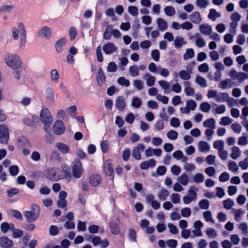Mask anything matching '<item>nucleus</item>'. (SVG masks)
I'll return each mask as SVG.
<instances>
[{
    "mask_svg": "<svg viewBox=\"0 0 248 248\" xmlns=\"http://www.w3.org/2000/svg\"><path fill=\"white\" fill-rule=\"evenodd\" d=\"M232 122V120L229 117H223L221 118L219 123L221 125H226L230 124Z\"/></svg>",
    "mask_w": 248,
    "mask_h": 248,
    "instance_id": "nucleus-57",
    "label": "nucleus"
},
{
    "mask_svg": "<svg viewBox=\"0 0 248 248\" xmlns=\"http://www.w3.org/2000/svg\"><path fill=\"white\" fill-rule=\"evenodd\" d=\"M65 43V39L64 38H61L57 41L55 45L56 51L59 53L61 52L62 51V47L64 45Z\"/></svg>",
    "mask_w": 248,
    "mask_h": 248,
    "instance_id": "nucleus-37",
    "label": "nucleus"
},
{
    "mask_svg": "<svg viewBox=\"0 0 248 248\" xmlns=\"http://www.w3.org/2000/svg\"><path fill=\"white\" fill-rule=\"evenodd\" d=\"M241 152L237 146H234L232 148V153L230 155L231 157L233 159H236L240 156Z\"/></svg>",
    "mask_w": 248,
    "mask_h": 248,
    "instance_id": "nucleus-22",
    "label": "nucleus"
},
{
    "mask_svg": "<svg viewBox=\"0 0 248 248\" xmlns=\"http://www.w3.org/2000/svg\"><path fill=\"white\" fill-rule=\"evenodd\" d=\"M20 33L21 38L20 42L21 45H24L26 42V32L25 28L23 23H19L16 27L12 29V36L14 40H17Z\"/></svg>",
    "mask_w": 248,
    "mask_h": 248,
    "instance_id": "nucleus-1",
    "label": "nucleus"
},
{
    "mask_svg": "<svg viewBox=\"0 0 248 248\" xmlns=\"http://www.w3.org/2000/svg\"><path fill=\"white\" fill-rule=\"evenodd\" d=\"M196 4L200 8H204L209 4V1L208 0H197Z\"/></svg>",
    "mask_w": 248,
    "mask_h": 248,
    "instance_id": "nucleus-48",
    "label": "nucleus"
},
{
    "mask_svg": "<svg viewBox=\"0 0 248 248\" xmlns=\"http://www.w3.org/2000/svg\"><path fill=\"white\" fill-rule=\"evenodd\" d=\"M203 216L207 221H210L212 223L214 222V220L212 217L211 212L210 211L204 212L203 213Z\"/></svg>",
    "mask_w": 248,
    "mask_h": 248,
    "instance_id": "nucleus-55",
    "label": "nucleus"
},
{
    "mask_svg": "<svg viewBox=\"0 0 248 248\" xmlns=\"http://www.w3.org/2000/svg\"><path fill=\"white\" fill-rule=\"evenodd\" d=\"M198 149L201 152H206L209 151L210 146L206 142L201 141L198 143Z\"/></svg>",
    "mask_w": 248,
    "mask_h": 248,
    "instance_id": "nucleus-21",
    "label": "nucleus"
},
{
    "mask_svg": "<svg viewBox=\"0 0 248 248\" xmlns=\"http://www.w3.org/2000/svg\"><path fill=\"white\" fill-rule=\"evenodd\" d=\"M128 13L133 16H137L138 15V9L135 6H130L128 7Z\"/></svg>",
    "mask_w": 248,
    "mask_h": 248,
    "instance_id": "nucleus-58",
    "label": "nucleus"
},
{
    "mask_svg": "<svg viewBox=\"0 0 248 248\" xmlns=\"http://www.w3.org/2000/svg\"><path fill=\"white\" fill-rule=\"evenodd\" d=\"M9 139L8 128L3 125H0V141L1 143H6Z\"/></svg>",
    "mask_w": 248,
    "mask_h": 248,
    "instance_id": "nucleus-5",
    "label": "nucleus"
},
{
    "mask_svg": "<svg viewBox=\"0 0 248 248\" xmlns=\"http://www.w3.org/2000/svg\"><path fill=\"white\" fill-rule=\"evenodd\" d=\"M162 154V150L160 149H153L148 148L145 151V155L146 157H150L153 155L156 156H160Z\"/></svg>",
    "mask_w": 248,
    "mask_h": 248,
    "instance_id": "nucleus-14",
    "label": "nucleus"
},
{
    "mask_svg": "<svg viewBox=\"0 0 248 248\" xmlns=\"http://www.w3.org/2000/svg\"><path fill=\"white\" fill-rule=\"evenodd\" d=\"M40 119L43 124H52V117L47 108H43L40 112Z\"/></svg>",
    "mask_w": 248,
    "mask_h": 248,
    "instance_id": "nucleus-4",
    "label": "nucleus"
},
{
    "mask_svg": "<svg viewBox=\"0 0 248 248\" xmlns=\"http://www.w3.org/2000/svg\"><path fill=\"white\" fill-rule=\"evenodd\" d=\"M118 82L122 86L128 87L130 85L129 80L125 79L124 77H120L118 79Z\"/></svg>",
    "mask_w": 248,
    "mask_h": 248,
    "instance_id": "nucleus-61",
    "label": "nucleus"
},
{
    "mask_svg": "<svg viewBox=\"0 0 248 248\" xmlns=\"http://www.w3.org/2000/svg\"><path fill=\"white\" fill-rule=\"evenodd\" d=\"M199 31L202 34L208 35L211 33L212 29L207 24H202L199 26Z\"/></svg>",
    "mask_w": 248,
    "mask_h": 248,
    "instance_id": "nucleus-15",
    "label": "nucleus"
},
{
    "mask_svg": "<svg viewBox=\"0 0 248 248\" xmlns=\"http://www.w3.org/2000/svg\"><path fill=\"white\" fill-rule=\"evenodd\" d=\"M39 36L44 38H48L51 35L50 29L46 27H44L38 32Z\"/></svg>",
    "mask_w": 248,
    "mask_h": 248,
    "instance_id": "nucleus-26",
    "label": "nucleus"
},
{
    "mask_svg": "<svg viewBox=\"0 0 248 248\" xmlns=\"http://www.w3.org/2000/svg\"><path fill=\"white\" fill-rule=\"evenodd\" d=\"M224 142L222 140H217L214 142V147L218 151L224 149Z\"/></svg>",
    "mask_w": 248,
    "mask_h": 248,
    "instance_id": "nucleus-64",
    "label": "nucleus"
},
{
    "mask_svg": "<svg viewBox=\"0 0 248 248\" xmlns=\"http://www.w3.org/2000/svg\"><path fill=\"white\" fill-rule=\"evenodd\" d=\"M174 45L175 46V47L176 48H180L183 45L186 44V42L184 41V39L183 37H176L175 40H174Z\"/></svg>",
    "mask_w": 248,
    "mask_h": 248,
    "instance_id": "nucleus-42",
    "label": "nucleus"
},
{
    "mask_svg": "<svg viewBox=\"0 0 248 248\" xmlns=\"http://www.w3.org/2000/svg\"><path fill=\"white\" fill-rule=\"evenodd\" d=\"M110 228L111 232L115 235L118 234L120 232V228L118 224L115 222L112 221L110 223Z\"/></svg>",
    "mask_w": 248,
    "mask_h": 248,
    "instance_id": "nucleus-28",
    "label": "nucleus"
},
{
    "mask_svg": "<svg viewBox=\"0 0 248 248\" xmlns=\"http://www.w3.org/2000/svg\"><path fill=\"white\" fill-rule=\"evenodd\" d=\"M164 12L166 15L168 16H173L175 14V9L170 6H166L164 8Z\"/></svg>",
    "mask_w": 248,
    "mask_h": 248,
    "instance_id": "nucleus-43",
    "label": "nucleus"
},
{
    "mask_svg": "<svg viewBox=\"0 0 248 248\" xmlns=\"http://www.w3.org/2000/svg\"><path fill=\"white\" fill-rule=\"evenodd\" d=\"M185 86V92L187 96H192L195 93V91L193 88L190 87V83L189 82H185L184 83Z\"/></svg>",
    "mask_w": 248,
    "mask_h": 248,
    "instance_id": "nucleus-27",
    "label": "nucleus"
},
{
    "mask_svg": "<svg viewBox=\"0 0 248 248\" xmlns=\"http://www.w3.org/2000/svg\"><path fill=\"white\" fill-rule=\"evenodd\" d=\"M5 63L10 67L17 69L21 66V61L20 58L16 55L8 54L5 59Z\"/></svg>",
    "mask_w": 248,
    "mask_h": 248,
    "instance_id": "nucleus-2",
    "label": "nucleus"
},
{
    "mask_svg": "<svg viewBox=\"0 0 248 248\" xmlns=\"http://www.w3.org/2000/svg\"><path fill=\"white\" fill-rule=\"evenodd\" d=\"M224 207L227 209H230L234 205V202L230 199L225 200L223 202Z\"/></svg>",
    "mask_w": 248,
    "mask_h": 248,
    "instance_id": "nucleus-54",
    "label": "nucleus"
},
{
    "mask_svg": "<svg viewBox=\"0 0 248 248\" xmlns=\"http://www.w3.org/2000/svg\"><path fill=\"white\" fill-rule=\"evenodd\" d=\"M181 213L183 217H187L190 216L191 211L189 208L185 207L181 210Z\"/></svg>",
    "mask_w": 248,
    "mask_h": 248,
    "instance_id": "nucleus-62",
    "label": "nucleus"
},
{
    "mask_svg": "<svg viewBox=\"0 0 248 248\" xmlns=\"http://www.w3.org/2000/svg\"><path fill=\"white\" fill-rule=\"evenodd\" d=\"M177 180L183 186H186L189 182V178L186 173H182L177 179Z\"/></svg>",
    "mask_w": 248,
    "mask_h": 248,
    "instance_id": "nucleus-31",
    "label": "nucleus"
},
{
    "mask_svg": "<svg viewBox=\"0 0 248 248\" xmlns=\"http://www.w3.org/2000/svg\"><path fill=\"white\" fill-rule=\"evenodd\" d=\"M220 13L217 12L215 9H211L209 11V13L208 15L209 19L213 21H215L217 18L220 17Z\"/></svg>",
    "mask_w": 248,
    "mask_h": 248,
    "instance_id": "nucleus-23",
    "label": "nucleus"
},
{
    "mask_svg": "<svg viewBox=\"0 0 248 248\" xmlns=\"http://www.w3.org/2000/svg\"><path fill=\"white\" fill-rule=\"evenodd\" d=\"M115 105L118 110L120 111L124 110L125 107L124 98L122 96L118 97L115 101Z\"/></svg>",
    "mask_w": 248,
    "mask_h": 248,
    "instance_id": "nucleus-19",
    "label": "nucleus"
},
{
    "mask_svg": "<svg viewBox=\"0 0 248 248\" xmlns=\"http://www.w3.org/2000/svg\"><path fill=\"white\" fill-rule=\"evenodd\" d=\"M31 211H26L24 216L29 221H35L39 217L40 208L36 204H32L31 206Z\"/></svg>",
    "mask_w": 248,
    "mask_h": 248,
    "instance_id": "nucleus-3",
    "label": "nucleus"
},
{
    "mask_svg": "<svg viewBox=\"0 0 248 248\" xmlns=\"http://www.w3.org/2000/svg\"><path fill=\"white\" fill-rule=\"evenodd\" d=\"M143 77L146 80V84L148 87H151L154 85L155 81V78L152 76L150 73H146Z\"/></svg>",
    "mask_w": 248,
    "mask_h": 248,
    "instance_id": "nucleus-18",
    "label": "nucleus"
},
{
    "mask_svg": "<svg viewBox=\"0 0 248 248\" xmlns=\"http://www.w3.org/2000/svg\"><path fill=\"white\" fill-rule=\"evenodd\" d=\"M232 81L231 79L228 78L224 80L221 81L219 83V86L223 89H225L228 87H231L232 86Z\"/></svg>",
    "mask_w": 248,
    "mask_h": 248,
    "instance_id": "nucleus-39",
    "label": "nucleus"
},
{
    "mask_svg": "<svg viewBox=\"0 0 248 248\" xmlns=\"http://www.w3.org/2000/svg\"><path fill=\"white\" fill-rule=\"evenodd\" d=\"M206 233L209 238H214L217 234V231L213 228H208L206 230Z\"/></svg>",
    "mask_w": 248,
    "mask_h": 248,
    "instance_id": "nucleus-47",
    "label": "nucleus"
},
{
    "mask_svg": "<svg viewBox=\"0 0 248 248\" xmlns=\"http://www.w3.org/2000/svg\"><path fill=\"white\" fill-rule=\"evenodd\" d=\"M82 171L83 169L81 163L80 161L75 162L72 168L73 176L76 178H79L82 175Z\"/></svg>",
    "mask_w": 248,
    "mask_h": 248,
    "instance_id": "nucleus-7",
    "label": "nucleus"
},
{
    "mask_svg": "<svg viewBox=\"0 0 248 248\" xmlns=\"http://www.w3.org/2000/svg\"><path fill=\"white\" fill-rule=\"evenodd\" d=\"M190 39H194L195 45L197 47L201 48L206 45L205 41L199 33H196L190 38Z\"/></svg>",
    "mask_w": 248,
    "mask_h": 248,
    "instance_id": "nucleus-9",
    "label": "nucleus"
},
{
    "mask_svg": "<svg viewBox=\"0 0 248 248\" xmlns=\"http://www.w3.org/2000/svg\"><path fill=\"white\" fill-rule=\"evenodd\" d=\"M228 168L232 172H237L238 170V166L236 163L233 161H231L229 163Z\"/></svg>",
    "mask_w": 248,
    "mask_h": 248,
    "instance_id": "nucleus-51",
    "label": "nucleus"
},
{
    "mask_svg": "<svg viewBox=\"0 0 248 248\" xmlns=\"http://www.w3.org/2000/svg\"><path fill=\"white\" fill-rule=\"evenodd\" d=\"M56 147L62 154H66L69 151L68 146L64 143L58 142L56 144Z\"/></svg>",
    "mask_w": 248,
    "mask_h": 248,
    "instance_id": "nucleus-30",
    "label": "nucleus"
},
{
    "mask_svg": "<svg viewBox=\"0 0 248 248\" xmlns=\"http://www.w3.org/2000/svg\"><path fill=\"white\" fill-rule=\"evenodd\" d=\"M160 86L164 90V93H168L170 92L169 89L170 83L166 80H162L158 81Z\"/></svg>",
    "mask_w": 248,
    "mask_h": 248,
    "instance_id": "nucleus-32",
    "label": "nucleus"
},
{
    "mask_svg": "<svg viewBox=\"0 0 248 248\" xmlns=\"http://www.w3.org/2000/svg\"><path fill=\"white\" fill-rule=\"evenodd\" d=\"M128 70L130 75L132 77H137L139 75V68L136 65L130 66Z\"/></svg>",
    "mask_w": 248,
    "mask_h": 248,
    "instance_id": "nucleus-33",
    "label": "nucleus"
},
{
    "mask_svg": "<svg viewBox=\"0 0 248 248\" xmlns=\"http://www.w3.org/2000/svg\"><path fill=\"white\" fill-rule=\"evenodd\" d=\"M190 72H188L186 70H183L179 72V75L181 78H182L183 80H188L190 78Z\"/></svg>",
    "mask_w": 248,
    "mask_h": 248,
    "instance_id": "nucleus-40",
    "label": "nucleus"
},
{
    "mask_svg": "<svg viewBox=\"0 0 248 248\" xmlns=\"http://www.w3.org/2000/svg\"><path fill=\"white\" fill-rule=\"evenodd\" d=\"M133 85L138 90H141L143 88V82L140 79H135L133 81Z\"/></svg>",
    "mask_w": 248,
    "mask_h": 248,
    "instance_id": "nucleus-50",
    "label": "nucleus"
},
{
    "mask_svg": "<svg viewBox=\"0 0 248 248\" xmlns=\"http://www.w3.org/2000/svg\"><path fill=\"white\" fill-rule=\"evenodd\" d=\"M170 200L171 202L174 203H179L180 202V195L178 193H173L170 196Z\"/></svg>",
    "mask_w": 248,
    "mask_h": 248,
    "instance_id": "nucleus-60",
    "label": "nucleus"
},
{
    "mask_svg": "<svg viewBox=\"0 0 248 248\" xmlns=\"http://www.w3.org/2000/svg\"><path fill=\"white\" fill-rule=\"evenodd\" d=\"M104 170L106 175L112 176L111 179L113 181L114 179L113 170L111 164L109 163L107 164L104 167Z\"/></svg>",
    "mask_w": 248,
    "mask_h": 248,
    "instance_id": "nucleus-35",
    "label": "nucleus"
},
{
    "mask_svg": "<svg viewBox=\"0 0 248 248\" xmlns=\"http://www.w3.org/2000/svg\"><path fill=\"white\" fill-rule=\"evenodd\" d=\"M232 211L234 214L235 219L237 221H239L241 220L242 215L244 214V212L240 209H233Z\"/></svg>",
    "mask_w": 248,
    "mask_h": 248,
    "instance_id": "nucleus-46",
    "label": "nucleus"
},
{
    "mask_svg": "<svg viewBox=\"0 0 248 248\" xmlns=\"http://www.w3.org/2000/svg\"><path fill=\"white\" fill-rule=\"evenodd\" d=\"M103 50L106 54H110L117 51V47L112 43H109L103 46Z\"/></svg>",
    "mask_w": 248,
    "mask_h": 248,
    "instance_id": "nucleus-12",
    "label": "nucleus"
},
{
    "mask_svg": "<svg viewBox=\"0 0 248 248\" xmlns=\"http://www.w3.org/2000/svg\"><path fill=\"white\" fill-rule=\"evenodd\" d=\"M102 179L98 174H93L89 178V183L92 186H97L102 182Z\"/></svg>",
    "mask_w": 248,
    "mask_h": 248,
    "instance_id": "nucleus-11",
    "label": "nucleus"
},
{
    "mask_svg": "<svg viewBox=\"0 0 248 248\" xmlns=\"http://www.w3.org/2000/svg\"><path fill=\"white\" fill-rule=\"evenodd\" d=\"M58 170L54 168H50L47 170L46 176L47 178L52 180H56L58 179V176H57Z\"/></svg>",
    "mask_w": 248,
    "mask_h": 248,
    "instance_id": "nucleus-16",
    "label": "nucleus"
},
{
    "mask_svg": "<svg viewBox=\"0 0 248 248\" xmlns=\"http://www.w3.org/2000/svg\"><path fill=\"white\" fill-rule=\"evenodd\" d=\"M198 69L200 72L207 73L208 72L209 68L206 63H203L198 66Z\"/></svg>",
    "mask_w": 248,
    "mask_h": 248,
    "instance_id": "nucleus-59",
    "label": "nucleus"
},
{
    "mask_svg": "<svg viewBox=\"0 0 248 248\" xmlns=\"http://www.w3.org/2000/svg\"><path fill=\"white\" fill-rule=\"evenodd\" d=\"M53 131L56 135H62L65 131V126L63 122L58 120L56 121L52 127Z\"/></svg>",
    "mask_w": 248,
    "mask_h": 248,
    "instance_id": "nucleus-6",
    "label": "nucleus"
},
{
    "mask_svg": "<svg viewBox=\"0 0 248 248\" xmlns=\"http://www.w3.org/2000/svg\"><path fill=\"white\" fill-rule=\"evenodd\" d=\"M158 28L162 31L166 30L168 28V24L167 22L161 18H158L156 20Z\"/></svg>",
    "mask_w": 248,
    "mask_h": 248,
    "instance_id": "nucleus-25",
    "label": "nucleus"
},
{
    "mask_svg": "<svg viewBox=\"0 0 248 248\" xmlns=\"http://www.w3.org/2000/svg\"><path fill=\"white\" fill-rule=\"evenodd\" d=\"M169 195V192L168 190L165 188L162 189L157 194L158 199L161 201L165 200Z\"/></svg>",
    "mask_w": 248,
    "mask_h": 248,
    "instance_id": "nucleus-36",
    "label": "nucleus"
},
{
    "mask_svg": "<svg viewBox=\"0 0 248 248\" xmlns=\"http://www.w3.org/2000/svg\"><path fill=\"white\" fill-rule=\"evenodd\" d=\"M197 190V189L194 186H191L188 191V194L193 201L195 200L197 198V193L196 192Z\"/></svg>",
    "mask_w": 248,
    "mask_h": 248,
    "instance_id": "nucleus-52",
    "label": "nucleus"
},
{
    "mask_svg": "<svg viewBox=\"0 0 248 248\" xmlns=\"http://www.w3.org/2000/svg\"><path fill=\"white\" fill-rule=\"evenodd\" d=\"M0 246L5 248H11L13 246V242L8 237L2 236L0 238Z\"/></svg>",
    "mask_w": 248,
    "mask_h": 248,
    "instance_id": "nucleus-13",
    "label": "nucleus"
},
{
    "mask_svg": "<svg viewBox=\"0 0 248 248\" xmlns=\"http://www.w3.org/2000/svg\"><path fill=\"white\" fill-rule=\"evenodd\" d=\"M89 241H91L94 246H97L100 244L101 242V238L99 236H94L93 235L90 236L88 239Z\"/></svg>",
    "mask_w": 248,
    "mask_h": 248,
    "instance_id": "nucleus-45",
    "label": "nucleus"
},
{
    "mask_svg": "<svg viewBox=\"0 0 248 248\" xmlns=\"http://www.w3.org/2000/svg\"><path fill=\"white\" fill-rule=\"evenodd\" d=\"M105 80V76L102 71V70L100 68L98 70V75L97 76V80L98 82V84L99 86H102L104 81Z\"/></svg>",
    "mask_w": 248,
    "mask_h": 248,
    "instance_id": "nucleus-34",
    "label": "nucleus"
},
{
    "mask_svg": "<svg viewBox=\"0 0 248 248\" xmlns=\"http://www.w3.org/2000/svg\"><path fill=\"white\" fill-rule=\"evenodd\" d=\"M141 105V100L138 97H134L132 101V106L134 108H139Z\"/></svg>",
    "mask_w": 248,
    "mask_h": 248,
    "instance_id": "nucleus-53",
    "label": "nucleus"
},
{
    "mask_svg": "<svg viewBox=\"0 0 248 248\" xmlns=\"http://www.w3.org/2000/svg\"><path fill=\"white\" fill-rule=\"evenodd\" d=\"M202 125L204 127H209L212 129H214L216 127L215 120L213 118H210L204 121L202 123Z\"/></svg>",
    "mask_w": 248,
    "mask_h": 248,
    "instance_id": "nucleus-29",
    "label": "nucleus"
},
{
    "mask_svg": "<svg viewBox=\"0 0 248 248\" xmlns=\"http://www.w3.org/2000/svg\"><path fill=\"white\" fill-rule=\"evenodd\" d=\"M229 94L226 93H217L216 101L218 102L229 101Z\"/></svg>",
    "mask_w": 248,
    "mask_h": 248,
    "instance_id": "nucleus-24",
    "label": "nucleus"
},
{
    "mask_svg": "<svg viewBox=\"0 0 248 248\" xmlns=\"http://www.w3.org/2000/svg\"><path fill=\"white\" fill-rule=\"evenodd\" d=\"M194 56V52L192 48H187L186 53L183 55L184 59L186 61L188 59L192 58Z\"/></svg>",
    "mask_w": 248,
    "mask_h": 248,
    "instance_id": "nucleus-38",
    "label": "nucleus"
},
{
    "mask_svg": "<svg viewBox=\"0 0 248 248\" xmlns=\"http://www.w3.org/2000/svg\"><path fill=\"white\" fill-rule=\"evenodd\" d=\"M189 20L193 23L198 24L202 21V18L199 12L195 11L193 12L189 16Z\"/></svg>",
    "mask_w": 248,
    "mask_h": 248,
    "instance_id": "nucleus-17",
    "label": "nucleus"
},
{
    "mask_svg": "<svg viewBox=\"0 0 248 248\" xmlns=\"http://www.w3.org/2000/svg\"><path fill=\"white\" fill-rule=\"evenodd\" d=\"M155 161L154 159H151L148 161L141 163L140 167L142 170H147L149 167H153L155 164Z\"/></svg>",
    "mask_w": 248,
    "mask_h": 248,
    "instance_id": "nucleus-20",
    "label": "nucleus"
},
{
    "mask_svg": "<svg viewBox=\"0 0 248 248\" xmlns=\"http://www.w3.org/2000/svg\"><path fill=\"white\" fill-rule=\"evenodd\" d=\"M145 146L143 144H139L137 147H135L133 151L132 155L137 160H140L141 157V155L140 153V151L144 150Z\"/></svg>",
    "mask_w": 248,
    "mask_h": 248,
    "instance_id": "nucleus-10",
    "label": "nucleus"
},
{
    "mask_svg": "<svg viewBox=\"0 0 248 248\" xmlns=\"http://www.w3.org/2000/svg\"><path fill=\"white\" fill-rule=\"evenodd\" d=\"M199 207L202 209H208L209 207V202L206 199L202 200L199 202Z\"/></svg>",
    "mask_w": 248,
    "mask_h": 248,
    "instance_id": "nucleus-49",
    "label": "nucleus"
},
{
    "mask_svg": "<svg viewBox=\"0 0 248 248\" xmlns=\"http://www.w3.org/2000/svg\"><path fill=\"white\" fill-rule=\"evenodd\" d=\"M196 82L202 87H206L207 86L206 80L200 76L196 77Z\"/></svg>",
    "mask_w": 248,
    "mask_h": 248,
    "instance_id": "nucleus-41",
    "label": "nucleus"
},
{
    "mask_svg": "<svg viewBox=\"0 0 248 248\" xmlns=\"http://www.w3.org/2000/svg\"><path fill=\"white\" fill-rule=\"evenodd\" d=\"M201 110L204 112H208L211 109V106L208 102H203L200 105Z\"/></svg>",
    "mask_w": 248,
    "mask_h": 248,
    "instance_id": "nucleus-44",
    "label": "nucleus"
},
{
    "mask_svg": "<svg viewBox=\"0 0 248 248\" xmlns=\"http://www.w3.org/2000/svg\"><path fill=\"white\" fill-rule=\"evenodd\" d=\"M67 196V193L64 191H61L59 193V199L57 202V206L61 208H65V210H67L66 207L67 205V201L65 198Z\"/></svg>",
    "mask_w": 248,
    "mask_h": 248,
    "instance_id": "nucleus-8",
    "label": "nucleus"
},
{
    "mask_svg": "<svg viewBox=\"0 0 248 248\" xmlns=\"http://www.w3.org/2000/svg\"><path fill=\"white\" fill-rule=\"evenodd\" d=\"M178 135V133L176 131L171 130L168 132L167 136L170 140H175L177 138Z\"/></svg>",
    "mask_w": 248,
    "mask_h": 248,
    "instance_id": "nucleus-56",
    "label": "nucleus"
},
{
    "mask_svg": "<svg viewBox=\"0 0 248 248\" xmlns=\"http://www.w3.org/2000/svg\"><path fill=\"white\" fill-rule=\"evenodd\" d=\"M230 239L231 241V243L233 245H238L240 241V239L238 235L236 234H232L230 236Z\"/></svg>",
    "mask_w": 248,
    "mask_h": 248,
    "instance_id": "nucleus-63",
    "label": "nucleus"
}]
</instances>
